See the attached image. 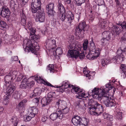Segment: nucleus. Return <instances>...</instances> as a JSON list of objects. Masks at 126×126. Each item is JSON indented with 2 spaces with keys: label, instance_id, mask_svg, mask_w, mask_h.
<instances>
[{
  "label": "nucleus",
  "instance_id": "54",
  "mask_svg": "<svg viewBox=\"0 0 126 126\" xmlns=\"http://www.w3.org/2000/svg\"><path fill=\"white\" fill-rule=\"evenodd\" d=\"M74 36L72 35L69 37L68 42L70 44L74 43Z\"/></svg>",
  "mask_w": 126,
  "mask_h": 126
},
{
  "label": "nucleus",
  "instance_id": "5",
  "mask_svg": "<svg viewBox=\"0 0 126 126\" xmlns=\"http://www.w3.org/2000/svg\"><path fill=\"white\" fill-rule=\"evenodd\" d=\"M89 113L91 115H97L98 116L102 113L103 111L102 106L97 103L94 106L89 108Z\"/></svg>",
  "mask_w": 126,
  "mask_h": 126
},
{
  "label": "nucleus",
  "instance_id": "57",
  "mask_svg": "<svg viewBox=\"0 0 126 126\" xmlns=\"http://www.w3.org/2000/svg\"><path fill=\"white\" fill-rule=\"evenodd\" d=\"M28 87L29 88H31L34 84V82L33 81H32L30 82V83H28Z\"/></svg>",
  "mask_w": 126,
  "mask_h": 126
},
{
  "label": "nucleus",
  "instance_id": "17",
  "mask_svg": "<svg viewBox=\"0 0 126 126\" xmlns=\"http://www.w3.org/2000/svg\"><path fill=\"white\" fill-rule=\"evenodd\" d=\"M38 111V110L37 109L30 107L28 109V114L29 116L32 118L35 116V114L37 113Z\"/></svg>",
  "mask_w": 126,
  "mask_h": 126
},
{
  "label": "nucleus",
  "instance_id": "36",
  "mask_svg": "<svg viewBox=\"0 0 126 126\" xmlns=\"http://www.w3.org/2000/svg\"><path fill=\"white\" fill-rule=\"evenodd\" d=\"M88 43V40H85L84 42L83 45V49L84 50V52L87 53L88 52L87 45Z\"/></svg>",
  "mask_w": 126,
  "mask_h": 126
},
{
  "label": "nucleus",
  "instance_id": "62",
  "mask_svg": "<svg viewBox=\"0 0 126 126\" xmlns=\"http://www.w3.org/2000/svg\"><path fill=\"white\" fill-rule=\"evenodd\" d=\"M53 94V92H50L48 94V96L47 97H48L49 98H51L53 97L52 95Z\"/></svg>",
  "mask_w": 126,
  "mask_h": 126
},
{
  "label": "nucleus",
  "instance_id": "13",
  "mask_svg": "<svg viewBox=\"0 0 126 126\" xmlns=\"http://www.w3.org/2000/svg\"><path fill=\"white\" fill-rule=\"evenodd\" d=\"M10 13L9 9L6 7L3 6L2 7L0 14L3 17L8 18Z\"/></svg>",
  "mask_w": 126,
  "mask_h": 126
},
{
  "label": "nucleus",
  "instance_id": "20",
  "mask_svg": "<svg viewBox=\"0 0 126 126\" xmlns=\"http://www.w3.org/2000/svg\"><path fill=\"white\" fill-rule=\"evenodd\" d=\"M65 105V101L61 99L58 100L56 103V107L58 108V110H59L63 108V106Z\"/></svg>",
  "mask_w": 126,
  "mask_h": 126
},
{
  "label": "nucleus",
  "instance_id": "33",
  "mask_svg": "<svg viewBox=\"0 0 126 126\" xmlns=\"http://www.w3.org/2000/svg\"><path fill=\"white\" fill-rule=\"evenodd\" d=\"M50 100H49V98L48 97L43 98L41 100V102L42 104L43 107L45 106L48 104Z\"/></svg>",
  "mask_w": 126,
  "mask_h": 126
},
{
  "label": "nucleus",
  "instance_id": "42",
  "mask_svg": "<svg viewBox=\"0 0 126 126\" xmlns=\"http://www.w3.org/2000/svg\"><path fill=\"white\" fill-rule=\"evenodd\" d=\"M27 102V101L26 99H24L23 100L19 103L18 106L19 108H23L25 104Z\"/></svg>",
  "mask_w": 126,
  "mask_h": 126
},
{
  "label": "nucleus",
  "instance_id": "16",
  "mask_svg": "<svg viewBox=\"0 0 126 126\" xmlns=\"http://www.w3.org/2000/svg\"><path fill=\"white\" fill-rule=\"evenodd\" d=\"M86 25L85 22H82L80 23L78 27H77L75 30V32L78 34H80L81 32L83 30L84 31V29Z\"/></svg>",
  "mask_w": 126,
  "mask_h": 126
},
{
  "label": "nucleus",
  "instance_id": "50",
  "mask_svg": "<svg viewBox=\"0 0 126 126\" xmlns=\"http://www.w3.org/2000/svg\"><path fill=\"white\" fill-rule=\"evenodd\" d=\"M6 24L4 21L0 20V27L3 28H6Z\"/></svg>",
  "mask_w": 126,
  "mask_h": 126
},
{
  "label": "nucleus",
  "instance_id": "15",
  "mask_svg": "<svg viewBox=\"0 0 126 126\" xmlns=\"http://www.w3.org/2000/svg\"><path fill=\"white\" fill-rule=\"evenodd\" d=\"M45 18V14L44 13L43 10H42L39 13L38 15L37 16L36 20L37 21L43 22H44Z\"/></svg>",
  "mask_w": 126,
  "mask_h": 126
},
{
  "label": "nucleus",
  "instance_id": "56",
  "mask_svg": "<svg viewBox=\"0 0 126 126\" xmlns=\"http://www.w3.org/2000/svg\"><path fill=\"white\" fill-rule=\"evenodd\" d=\"M32 118L29 115L24 118V120L25 122L29 121Z\"/></svg>",
  "mask_w": 126,
  "mask_h": 126
},
{
  "label": "nucleus",
  "instance_id": "48",
  "mask_svg": "<svg viewBox=\"0 0 126 126\" xmlns=\"http://www.w3.org/2000/svg\"><path fill=\"white\" fill-rule=\"evenodd\" d=\"M13 79V78L10 75H6L5 77V81H8V82Z\"/></svg>",
  "mask_w": 126,
  "mask_h": 126
},
{
  "label": "nucleus",
  "instance_id": "35",
  "mask_svg": "<svg viewBox=\"0 0 126 126\" xmlns=\"http://www.w3.org/2000/svg\"><path fill=\"white\" fill-rule=\"evenodd\" d=\"M26 16L23 13L21 14V23L23 26H25L26 23Z\"/></svg>",
  "mask_w": 126,
  "mask_h": 126
},
{
  "label": "nucleus",
  "instance_id": "6",
  "mask_svg": "<svg viewBox=\"0 0 126 126\" xmlns=\"http://www.w3.org/2000/svg\"><path fill=\"white\" fill-rule=\"evenodd\" d=\"M72 123L73 125L79 126H86L87 125V121L86 119L83 118L82 119L78 116H74L72 120Z\"/></svg>",
  "mask_w": 126,
  "mask_h": 126
},
{
  "label": "nucleus",
  "instance_id": "52",
  "mask_svg": "<svg viewBox=\"0 0 126 126\" xmlns=\"http://www.w3.org/2000/svg\"><path fill=\"white\" fill-rule=\"evenodd\" d=\"M124 50H122L120 48L117 51V56H121V55H123V52H124Z\"/></svg>",
  "mask_w": 126,
  "mask_h": 126
},
{
  "label": "nucleus",
  "instance_id": "63",
  "mask_svg": "<svg viewBox=\"0 0 126 126\" xmlns=\"http://www.w3.org/2000/svg\"><path fill=\"white\" fill-rule=\"evenodd\" d=\"M103 117L104 119L108 118V114L106 113H104L103 114Z\"/></svg>",
  "mask_w": 126,
  "mask_h": 126
},
{
  "label": "nucleus",
  "instance_id": "19",
  "mask_svg": "<svg viewBox=\"0 0 126 126\" xmlns=\"http://www.w3.org/2000/svg\"><path fill=\"white\" fill-rule=\"evenodd\" d=\"M66 15L67 16V22L70 25L74 19V15L69 11L67 12Z\"/></svg>",
  "mask_w": 126,
  "mask_h": 126
},
{
  "label": "nucleus",
  "instance_id": "12",
  "mask_svg": "<svg viewBox=\"0 0 126 126\" xmlns=\"http://www.w3.org/2000/svg\"><path fill=\"white\" fill-rule=\"evenodd\" d=\"M54 5L53 3H49L46 6V9L49 15H53L55 13L54 10Z\"/></svg>",
  "mask_w": 126,
  "mask_h": 126
},
{
  "label": "nucleus",
  "instance_id": "11",
  "mask_svg": "<svg viewBox=\"0 0 126 126\" xmlns=\"http://www.w3.org/2000/svg\"><path fill=\"white\" fill-rule=\"evenodd\" d=\"M34 79L38 83H43L44 84L48 86L52 87H54L53 85L46 80H44V79L42 78L41 77L38 75H36L35 76Z\"/></svg>",
  "mask_w": 126,
  "mask_h": 126
},
{
  "label": "nucleus",
  "instance_id": "22",
  "mask_svg": "<svg viewBox=\"0 0 126 126\" xmlns=\"http://www.w3.org/2000/svg\"><path fill=\"white\" fill-rule=\"evenodd\" d=\"M112 34V33L110 32L105 31L102 33V36L104 38H105L107 40H109Z\"/></svg>",
  "mask_w": 126,
  "mask_h": 126
},
{
  "label": "nucleus",
  "instance_id": "9",
  "mask_svg": "<svg viewBox=\"0 0 126 126\" xmlns=\"http://www.w3.org/2000/svg\"><path fill=\"white\" fill-rule=\"evenodd\" d=\"M46 47L49 52L53 51L56 47V41L51 39H47L46 41Z\"/></svg>",
  "mask_w": 126,
  "mask_h": 126
},
{
  "label": "nucleus",
  "instance_id": "60",
  "mask_svg": "<svg viewBox=\"0 0 126 126\" xmlns=\"http://www.w3.org/2000/svg\"><path fill=\"white\" fill-rule=\"evenodd\" d=\"M75 108L76 109H78L80 107V103L78 102L75 103Z\"/></svg>",
  "mask_w": 126,
  "mask_h": 126
},
{
  "label": "nucleus",
  "instance_id": "49",
  "mask_svg": "<svg viewBox=\"0 0 126 126\" xmlns=\"http://www.w3.org/2000/svg\"><path fill=\"white\" fill-rule=\"evenodd\" d=\"M13 96L15 99H19L20 98V95L18 94L17 92L14 93L13 94Z\"/></svg>",
  "mask_w": 126,
  "mask_h": 126
},
{
  "label": "nucleus",
  "instance_id": "40",
  "mask_svg": "<svg viewBox=\"0 0 126 126\" xmlns=\"http://www.w3.org/2000/svg\"><path fill=\"white\" fill-rule=\"evenodd\" d=\"M116 114V117L119 120H121L122 118V113L120 111H115Z\"/></svg>",
  "mask_w": 126,
  "mask_h": 126
},
{
  "label": "nucleus",
  "instance_id": "31",
  "mask_svg": "<svg viewBox=\"0 0 126 126\" xmlns=\"http://www.w3.org/2000/svg\"><path fill=\"white\" fill-rule=\"evenodd\" d=\"M14 126H17L19 119L16 116H13L10 120Z\"/></svg>",
  "mask_w": 126,
  "mask_h": 126
},
{
  "label": "nucleus",
  "instance_id": "37",
  "mask_svg": "<svg viewBox=\"0 0 126 126\" xmlns=\"http://www.w3.org/2000/svg\"><path fill=\"white\" fill-rule=\"evenodd\" d=\"M111 60L108 58H105L102 60V64L103 66H104L110 63Z\"/></svg>",
  "mask_w": 126,
  "mask_h": 126
},
{
  "label": "nucleus",
  "instance_id": "28",
  "mask_svg": "<svg viewBox=\"0 0 126 126\" xmlns=\"http://www.w3.org/2000/svg\"><path fill=\"white\" fill-rule=\"evenodd\" d=\"M28 80L26 78L23 79L21 82L20 87L22 88H25L28 87V84L27 83Z\"/></svg>",
  "mask_w": 126,
  "mask_h": 126
},
{
  "label": "nucleus",
  "instance_id": "39",
  "mask_svg": "<svg viewBox=\"0 0 126 126\" xmlns=\"http://www.w3.org/2000/svg\"><path fill=\"white\" fill-rule=\"evenodd\" d=\"M62 87V88L65 89H67L68 87H70V85L69 82L67 81H63V82Z\"/></svg>",
  "mask_w": 126,
  "mask_h": 126
},
{
  "label": "nucleus",
  "instance_id": "4",
  "mask_svg": "<svg viewBox=\"0 0 126 126\" xmlns=\"http://www.w3.org/2000/svg\"><path fill=\"white\" fill-rule=\"evenodd\" d=\"M68 48L72 49L68 50L67 55L69 58H77L79 54V51L81 50L80 46L76 45L74 43L70 44Z\"/></svg>",
  "mask_w": 126,
  "mask_h": 126
},
{
  "label": "nucleus",
  "instance_id": "8",
  "mask_svg": "<svg viewBox=\"0 0 126 126\" xmlns=\"http://www.w3.org/2000/svg\"><path fill=\"white\" fill-rule=\"evenodd\" d=\"M72 89L71 92L74 93H76L78 94V96H77V98L79 99H81V97H87L86 94H85L84 91L80 89L78 87L74 86L71 85Z\"/></svg>",
  "mask_w": 126,
  "mask_h": 126
},
{
  "label": "nucleus",
  "instance_id": "3",
  "mask_svg": "<svg viewBox=\"0 0 126 126\" xmlns=\"http://www.w3.org/2000/svg\"><path fill=\"white\" fill-rule=\"evenodd\" d=\"M101 50L99 48H96L94 43H91L88 49L87 53H88V54L86 56L87 58L91 60L96 59L100 55Z\"/></svg>",
  "mask_w": 126,
  "mask_h": 126
},
{
  "label": "nucleus",
  "instance_id": "1",
  "mask_svg": "<svg viewBox=\"0 0 126 126\" xmlns=\"http://www.w3.org/2000/svg\"><path fill=\"white\" fill-rule=\"evenodd\" d=\"M113 87L110 82L106 84L105 87H101L100 89L95 88L93 90H90L88 92V94L91 95L94 98H101L103 96L108 95V91L111 89Z\"/></svg>",
  "mask_w": 126,
  "mask_h": 126
},
{
  "label": "nucleus",
  "instance_id": "61",
  "mask_svg": "<svg viewBox=\"0 0 126 126\" xmlns=\"http://www.w3.org/2000/svg\"><path fill=\"white\" fill-rule=\"evenodd\" d=\"M47 117L45 116H43L42 118V122H44L46 121Z\"/></svg>",
  "mask_w": 126,
  "mask_h": 126
},
{
  "label": "nucleus",
  "instance_id": "53",
  "mask_svg": "<svg viewBox=\"0 0 126 126\" xmlns=\"http://www.w3.org/2000/svg\"><path fill=\"white\" fill-rule=\"evenodd\" d=\"M109 40H107V39L105 38H103L101 40L102 45H105L108 43Z\"/></svg>",
  "mask_w": 126,
  "mask_h": 126
},
{
  "label": "nucleus",
  "instance_id": "55",
  "mask_svg": "<svg viewBox=\"0 0 126 126\" xmlns=\"http://www.w3.org/2000/svg\"><path fill=\"white\" fill-rule=\"evenodd\" d=\"M4 97V98L3 101V103L5 105H6L9 103L8 98L7 97V96H5Z\"/></svg>",
  "mask_w": 126,
  "mask_h": 126
},
{
  "label": "nucleus",
  "instance_id": "27",
  "mask_svg": "<svg viewBox=\"0 0 126 126\" xmlns=\"http://www.w3.org/2000/svg\"><path fill=\"white\" fill-rule=\"evenodd\" d=\"M55 49L54 48V50H53V51L51 52H52L54 55H59L62 54L63 53V50L62 48L61 47H59L57 48L56 51H55Z\"/></svg>",
  "mask_w": 126,
  "mask_h": 126
},
{
  "label": "nucleus",
  "instance_id": "34",
  "mask_svg": "<svg viewBox=\"0 0 126 126\" xmlns=\"http://www.w3.org/2000/svg\"><path fill=\"white\" fill-rule=\"evenodd\" d=\"M63 108L60 110H58L60 112H61V114H63V117L64 116V114H65L67 113L69 111V109L68 108H67L66 105L63 106Z\"/></svg>",
  "mask_w": 126,
  "mask_h": 126
},
{
  "label": "nucleus",
  "instance_id": "43",
  "mask_svg": "<svg viewBox=\"0 0 126 126\" xmlns=\"http://www.w3.org/2000/svg\"><path fill=\"white\" fill-rule=\"evenodd\" d=\"M59 17L60 19L63 21H64L66 18H67L66 14H64L63 13H60L59 14Z\"/></svg>",
  "mask_w": 126,
  "mask_h": 126
},
{
  "label": "nucleus",
  "instance_id": "46",
  "mask_svg": "<svg viewBox=\"0 0 126 126\" xmlns=\"http://www.w3.org/2000/svg\"><path fill=\"white\" fill-rule=\"evenodd\" d=\"M17 73V72L16 71H14L13 72L10 71V74L11 76L12 77L13 79H15L16 78V77Z\"/></svg>",
  "mask_w": 126,
  "mask_h": 126
},
{
  "label": "nucleus",
  "instance_id": "18",
  "mask_svg": "<svg viewBox=\"0 0 126 126\" xmlns=\"http://www.w3.org/2000/svg\"><path fill=\"white\" fill-rule=\"evenodd\" d=\"M25 28L27 30H30V34H35L36 32L35 28L32 27V23L30 21L28 22L26 26L25 27Z\"/></svg>",
  "mask_w": 126,
  "mask_h": 126
},
{
  "label": "nucleus",
  "instance_id": "30",
  "mask_svg": "<svg viewBox=\"0 0 126 126\" xmlns=\"http://www.w3.org/2000/svg\"><path fill=\"white\" fill-rule=\"evenodd\" d=\"M99 24L101 28L102 29L105 28L108 25L107 22L104 19L100 20Z\"/></svg>",
  "mask_w": 126,
  "mask_h": 126
},
{
  "label": "nucleus",
  "instance_id": "14",
  "mask_svg": "<svg viewBox=\"0 0 126 126\" xmlns=\"http://www.w3.org/2000/svg\"><path fill=\"white\" fill-rule=\"evenodd\" d=\"M124 56L123 55H121V56H116L112 58L111 60L112 62L117 63V64L120 63L124 61Z\"/></svg>",
  "mask_w": 126,
  "mask_h": 126
},
{
  "label": "nucleus",
  "instance_id": "26",
  "mask_svg": "<svg viewBox=\"0 0 126 126\" xmlns=\"http://www.w3.org/2000/svg\"><path fill=\"white\" fill-rule=\"evenodd\" d=\"M121 26L123 29V31H126V33H124L123 36L122 37V39L125 40H126V21L123 22L122 24H121Z\"/></svg>",
  "mask_w": 126,
  "mask_h": 126
},
{
  "label": "nucleus",
  "instance_id": "38",
  "mask_svg": "<svg viewBox=\"0 0 126 126\" xmlns=\"http://www.w3.org/2000/svg\"><path fill=\"white\" fill-rule=\"evenodd\" d=\"M121 67H122V72L121 73V76L123 78L125 79L126 78V66L124 65H122Z\"/></svg>",
  "mask_w": 126,
  "mask_h": 126
},
{
  "label": "nucleus",
  "instance_id": "24",
  "mask_svg": "<svg viewBox=\"0 0 126 126\" xmlns=\"http://www.w3.org/2000/svg\"><path fill=\"white\" fill-rule=\"evenodd\" d=\"M42 90L41 89L39 88H35L33 91L34 94L32 95V96L31 95L30 96L31 97H32L35 96L39 95L42 92Z\"/></svg>",
  "mask_w": 126,
  "mask_h": 126
},
{
  "label": "nucleus",
  "instance_id": "44",
  "mask_svg": "<svg viewBox=\"0 0 126 126\" xmlns=\"http://www.w3.org/2000/svg\"><path fill=\"white\" fill-rule=\"evenodd\" d=\"M16 0H11L10 1L9 5L11 7L15 8L16 7Z\"/></svg>",
  "mask_w": 126,
  "mask_h": 126
},
{
  "label": "nucleus",
  "instance_id": "7",
  "mask_svg": "<svg viewBox=\"0 0 126 126\" xmlns=\"http://www.w3.org/2000/svg\"><path fill=\"white\" fill-rule=\"evenodd\" d=\"M110 97L109 95L103 96L101 98H99V97L95 99H98V100H102L103 101L104 103L107 107H114L116 105V103L115 101L114 100L110 99Z\"/></svg>",
  "mask_w": 126,
  "mask_h": 126
},
{
  "label": "nucleus",
  "instance_id": "41",
  "mask_svg": "<svg viewBox=\"0 0 126 126\" xmlns=\"http://www.w3.org/2000/svg\"><path fill=\"white\" fill-rule=\"evenodd\" d=\"M83 72L84 74L87 77H89V79L91 78L90 77L91 76H92V72H90L88 71H84ZM92 73H94V72H92Z\"/></svg>",
  "mask_w": 126,
  "mask_h": 126
},
{
  "label": "nucleus",
  "instance_id": "2",
  "mask_svg": "<svg viewBox=\"0 0 126 126\" xmlns=\"http://www.w3.org/2000/svg\"><path fill=\"white\" fill-rule=\"evenodd\" d=\"M34 34H30V38L31 39L34 40L35 42L34 45L32 43L31 40L28 39L24 40L23 42L25 43V42H27V47L32 52L35 53H36L37 51L38 50L37 49V48H36L37 47L36 45L37 44L36 42L39 40V37L37 35H34Z\"/></svg>",
  "mask_w": 126,
  "mask_h": 126
},
{
  "label": "nucleus",
  "instance_id": "51",
  "mask_svg": "<svg viewBox=\"0 0 126 126\" xmlns=\"http://www.w3.org/2000/svg\"><path fill=\"white\" fill-rule=\"evenodd\" d=\"M79 51V54L77 56V58H75V57H71L72 58H75V59H77V58L78 57H79V59H83L84 57V54L83 53H80Z\"/></svg>",
  "mask_w": 126,
  "mask_h": 126
},
{
  "label": "nucleus",
  "instance_id": "45",
  "mask_svg": "<svg viewBox=\"0 0 126 126\" xmlns=\"http://www.w3.org/2000/svg\"><path fill=\"white\" fill-rule=\"evenodd\" d=\"M48 70H49L50 72H54L55 71L53 65L49 64L48 66Z\"/></svg>",
  "mask_w": 126,
  "mask_h": 126
},
{
  "label": "nucleus",
  "instance_id": "21",
  "mask_svg": "<svg viewBox=\"0 0 126 126\" xmlns=\"http://www.w3.org/2000/svg\"><path fill=\"white\" fill-rule=\"evenodd\" d=\"M15 89V86L13 84H10L6 89V93L8 95L11 94Z\"/></svg>",
  "mask_w": 126,
  "mask_h": 126
},
{
  "label": "nucleus",
  "instance_id": "58",
  "mask_svg": "<svg viewBox=\"0 0 126 126\" xmlns=\"http://www.w3.org/2000/svg\"><path fill=\"white\" fill-rule=\"evenodd\" d=\"M65 89L62 88V86H59V88H58L57 90L60 92L63 93L64 92Z\"/></svg>",
  "mask_w": 126,
  "mask_h": 126
},
{
  "label": "nucleus",
  "instance_id": "29",
  "mask_svg": "<svg viewBox=\"0 0 126 126\" xmlns=\"http://www.w3.org/2000/svg\"><path fill=\"white\" fill-rule=\"evenodd\" d=\"M58 11L61 13H65V10L63 5L61 3H59L58 5Z\"/></svg>",
  "mask_w": 126,
  "mask_h": 126
},
{
  "label": "nucleus",
  "instance_id": "47",
  "mask_svg": "<svg viewBox=\"0 0 126 126\" xmlns=\"http://www.w3.org/2000/svg\"><path fill=\"white\" fill-rule=\"evenodd\" d=\"M78 6H81L83 3H84L85 0H75Z\"/></svg>",
  "mask_w": 126,
  "mask_h": 126
},
{
  "label": "nucleus",
  "instance_id": "64",
  "mask_svg": "<svg viewBox=\"0 0 126 126\" xmlns=\"http://www.w3.org/2000/svg\"><path fill=\"white\" fill-rule=\"evenodd\" d=\"M115 0L117 6H119L120 4V3L119 1H118V0Z\"/></svg>",
  "mask_w": 126,
  "mask_h": 126
},
{
  "label": "nucleus",
  "instance_id": "32",
  "mask_svg": "<svg viewBox=\"0 0 126 126\" xmlns=\"http://www.w3.org/2000/svg\"><path fill=\"white\" fill-rule=\"evenodd\" d=\"M31 11L32 13H34L37 12L38 14L43 10H41V7H35L33 6H31Z\"/></svg>",
  "mask_w": 126,
  "mask_h": 126
},
{
  "label": "nucleus",
  "instance_id": "10",
  "mask_svg": "<svg viewBox=\"0 0 126 126\" xmlns=\"http://www.w3.org/2000/svg\"><path fill=\"white\" fill-rule=\"evenodd\" d=\"M59 117L60 119H62L63 117V114H61L60 112L57 110L56 112L52 113L50 115V118L53 120H54Z\"/></svg>",
  "mask_w": 126,
  "mask_h": 126
},
{
  "label": "nucleus",
  "instance_id": "59",
  "mask_svg": "<svg viewBox=\"0 0 126 126\" xmlns=\"http://www.w3.org/2000/svg\"><path fill=\"white\" fill-rule=\"evenodd\" d=\"M33 101L34 103H38L39 102V98L38 97H36L33 99Z\"/></svg>",
  "mask_w": 126,
  "mask_h": 126
},
{
  "label": "nucleus",
  "instance_id": "23",
  "mask_svg": "<svg viewBox=\"0 0 126 126\" xmlns=\"http://www.w3.org/2000/svg\"><path fill=\"white\" fill-rule=\"evenodd\" d=\"M41 4L40 0H32L31 6L39 8L41 7Z\"/></svg>",
  "mask_w": 126,
  "mask_h": 126
},
{
  "label": "nucleus",
  "instance_id": "25",
  "mask_svg": "<svg viewBox=\"0 0 126 126\" xmlns=\"http://www.w3.org/2000/svg\"><path fill=\"white\" fill-rule=\"evenodd\" d=\"M121 24H117L118 26L114 25L112 27V29L117 34H118L121 32Z\"/></svg>",
  "mask_w": 126,
  "mask_h": 126
}]
</instances>
